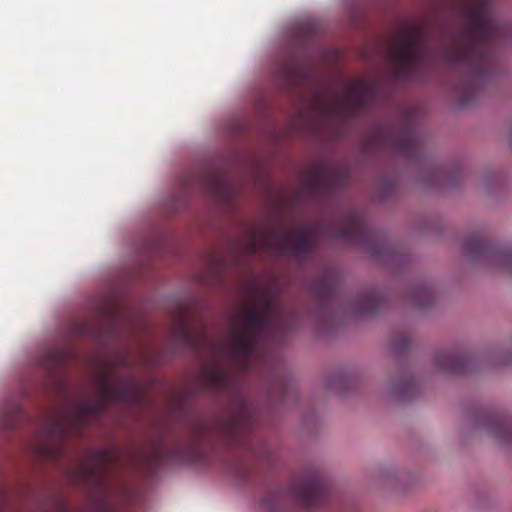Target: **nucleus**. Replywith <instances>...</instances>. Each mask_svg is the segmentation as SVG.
I'll list each match as a JSON object with an SVG mask.
<instances>
[{"instance_id": "1", "label": "nucleus", "mask_w": 512, "mask_h": 512, "mask_svg": "<svg viewBox=\"0 0 512 512\" xmlns=\"http://www.w3.org/2000/svg\"><path fill=\"white\" fill-rule=\"evenodd\" d=\"M272 312L273 297L270 291L255 283L249 285L243 302L228 311V337L213 345L211 359L203 367L200 380L212 387L224 385V364L233 362L244 366V362L253 354Z\"/></svg>"}, {"instance_id": "2", "label": "nucleus", "mask_w": 512, "mask_h": 512, "mask_svg": "<svg viewBox=\"0 0 512 512\" xmlns=\"http://www.w3.org/2000/svg\"><path fill=\"white\" fill-rule=\"evenodd\" d=\"M98 403L91 407L92 412L99 411L105 404L113 401H135L139 398L140 384L133 379H118L107 367H101L95 374Z\"/></svg>"}, {"instance_id": "3", "label": "nucleus", "mask_w": 512, "mask_h": 512, "mask_svg": "<svg viewBox=\"0 0 512 512\" xmlns=\"http://www.w3.org/2000/svg\"><path fill=\"white\" fill-rule=\"evenodd\" d=\"M310 243L307 234H288L281 231L261 228L254 232L247 242V252L257 250L276 251L280 254H296Z\"/></svg>"}, {"instance_id": "4", "label": "nucleus", "mask_w": 512, "mask_h": 512, "mask_svg": "<svg viewBox=\"0 0 512 512\" xmlns=\"http://www.w3.org/2000/svg\"><path fill=\"white\" fill-rule=\"evenodd\" d=\"M420 52V40L418 35L408 33L401 35L391 51L392 59L400 65H408L413 62Z\"/></svg>"}, {"instance_id": "5", "label": "nucleus", "mask_w": 512, "mask_h": 512, "mask_svg": "<svg viewBox=\"0 0 512 512\" xmlns=\"http://www.w3.org/2000/svg\"><path fill=\"white\" fill-rule=\"evenodd\" d=\"M65 432L64 425L58 422L41 430L34 442L35 449L45 456H53L55 453L54 441Z\"/></svg>"}, {"instance_id": "6", "label": "nucleus", "mask_w": 512, "mask_h": 512, "mask_svg": "<svg viewBox=\"0 0 512 512\" xmlns=\"http://www.w3.org/2000/svg\"><path fill=\"white\" fill-rule=\"evenodd\" d=\"M368 91L367 84L362 80L351 81L346 89V97L349 101L360 102Z\"/></svg>"}, {"instance_id": "7", "label": "nucleus", "mask_w": 512, "mask_h": 512, "mask_svg": "<svg viewBox=\"0 0 512 512\" xmlns=\"http://www.w3.org/2000/svg\"><path fill=\"white\" fill-rule=\"evenodd\" d=\"M175 337L183 345H192L193 339L191 328L185 320H180L175 324Z\"/></svg>"}, {"instance_id": "8", "label": "nucleus", "mask_w": 512, "mask_h": 512, "mask_svg": "<svg viewBox=\"0 0 512 512\" xmlns=\"http://www.w3.org/2000/svg\"><path fill=\"white\" fill-rule=\"evenodd\" d=\"M92 475H93L92 469L85 465V466L80 467L79 471L76 472L75 474H73L71 476V478L73 481L78 482L81 479L91 478Z\"/></svg>"}]
</instances>
